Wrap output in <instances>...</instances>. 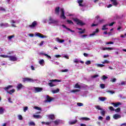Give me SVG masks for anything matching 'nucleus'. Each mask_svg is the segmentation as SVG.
Segmentation results:
<instances>
[{
    "label": "nucleus",
    "instance_id": "obj_62",
    "mask_svg": "<svg viewBox=\"0 0 126 126\" xmlns=\"http://www.w3.org/2000/svg\"><path fill=\"white\" fill-rule=\"evenodd\" d=\"M55 58H61L62 57L60 55H56L55 56Z\"/></svg>",
    "mask_w": 126,
    "mask_h": 126
},
{
    "label": "nucleus",
    "instance_id": "obj_7",
    "mask_svg": "<svg viewBox=\"0 0 126 126\" xmlns=\"http://www.w3.org/2000/svg\"><path fill=\"white\" fill-rule=\"evenodd\" d=\"M33 89L34 90L35 93H38V92H41L43 91V88L39 87H34Z\"/></svg>",
    "mask_w": 126,
    "mask_h": 126
},
{
    "label": "nucleus",
    "instance_id": "obj_31",
    "mask_svg": "<svg viewBox=\"0 0 126 126\" xmlns=\"http://www.w3.org/2000/svg\"><path fill=\"white\" fill-rule=\"evenodd\" d=\"M100 114H101V116H102L103 117H105V114H106V112L104 110L102 109L100 111Z\"/></svg>",
    "mask_w": 126,
    "mask_h": 126
},
{
    "label": "nucleus",
    "instance_id": "obj_36",
    "mask_svg": "<svg viewBox=\"0 0 126 126\" xmlns=\"http://www.w3.org/2000/svg\"><path fill=\"white\" fill-rule=\"evenodd\" d=\"M81 120H85V121H90V119L86 117H83L81 118Z\"/></svg>",
    "mask_w": 126,
    "mask_h": 126
},
{
    "label": "nucleus",
    "instance_id": "obj_4",
    "mask_svg": "<svg viewBox=\"0 0 126 126\" xmlns=\"http://www.w3.org/2000/svg\"><path fill=\"white\" fill-rule=\"evenodd\" d=\"M36 80H33V79H24L23 80V82L24 83H33V82H35Z\"/></svg>",
    "mask_w": 126,
    "mask_h": 126
},
{
    "label": "nucleus",
    "instance_id": "obj_2",
    "mask_svg": "<svg viewBox=\"0 0 126 126\" xmlns=\"http://www.w3.org/2000/svg\"><path fill=\"white\" fill-rule=\"evenodd\" d=\"M74 21L76 22L77 25H79V26H84L86 24L85 23L77 18L74 19Z\"/></svg>",
    "mask_w": 126,
    "mask_h": 126
},
{
    "label": "nucleus",
    "instance_id": "obj_41",
    "mask_svg": "<svg viewBox=\"0 0 126 126\" xmlns=\"http://www.w3.org/2000/svg\"><path fill=\"white\" fill-rule=\"evenodd\" d=\"M77 105L78 107H82V106H83V103L81 102H78L77 103Z\"/></svg>",
    "mask_w": 126,
    "mask_h": 126
},
{
    "label": "nucleus",
    "instance_id": "obj_64",
    "mask_svg": "<svg viewBox=\"0 0 126 126\" xmlns=\"http://www.w3.org/2000/svg\"><path fill=\"white\" fill-rule=\"evenodd\" d=\"M98 120L102 121L103 120V117L102 116H99L98 117Z\"/></svg>",
    "mask_w": 126,
    "mask_h": 126
},
{
    "label": "nucleus",
    "instance_id": "obj_47",
    "mask_svg": "<svg viewBox=\"0 0 126 126\" xmlns=\"http://www.w3.org/2000/svg\"><path fill=\"white\" fill-rule=\"evenodd\" d=\"M114 42L113 41H110L106 43V45H113Z\"/></svg>",
    "mask_w": 126,
    "mask_h": 126
},
{
    "label": "nucleus",
    "instance_id": "obj_52",
    "mask_svg": "<svg viewBox=\"0 0 126 126\" xmlns=\"http://www.w3.org/2000/svg\"><path fill=\"white\" fill-rule=\"evenodd\" d=\"M114 24H116V22H113L111 23L110 24H109L108 25V26H113V25H114Z\"/></svg>",
    "mask_w": 126,
    "mask_h": 126
},
{
    "label": "nucleus",
    "instance_id": "obj_49",
    "mask_svg": "<svg viewBox=\"0 0 126 126\" xmlns=\"http://www.w3.org/2000/svg\"><path fill=\"white\" fill-rule=\"evenodd\" d=\"M86 64H87V65H89V64H91V61H87L86 62Z\"/></svg>",
    "mask_w": 126,
    "mask_h": 126
},
{
    "label": "nucleus",
    "instance_id": "obj_16",
    "mask_svg": "<svg viewBox=\"0 0 126 126\" xmlns=\"http://www.w3.org/2000/svg\"><path fill=\"white\" fill-rule=\"evenodd\" d=\"M0 27H2L4 26V27H9V25L7 23H5L4 24L3 23H1L0 24Z\"/></svg>",
    "mask_w": 126,
    "mask_h": 126
},
{
    "label": "nucleus",
    "instance_id": "obj_8",
    "mask_svg": "<svg viewBox=\"0 0 126 126\" xmlns=\"http://www.w3.org/2000/svg\"><path fill=\"white\" fill-rule=\"evenodd\" d=\"M9 58L11 62H16L17 61V58L15 56H9Z\"/></svg>",
    "mask_w": 126,
    "mask_h": 126
},
{
    "label": "nucleus",
    "instance_id": "obj_5",
    "mask_svg": "<svg viewBox=\"0 0 126 126\" xmlns=\"http://www.w3.org/2000/svg\"><path fill=\"white\" fill-rule=\"evenodd\" d=\"M16 88L18 91L21 90V89H25V87L22 84H18Z\"/></svg>",
    "mask_w": 126,
    "mask_h": 126
},
{
    "label": "nucleus",
    "instance_id": "obj_39",
    "mask_svg": "<svg viewBox=\"0 0 126 126\" xmlns=\"http://www.w3.org/2000/svg\"><path fill=\"white\" fill-rule=\"evenodd\" d=\"M41 124H42V125H47L49 126V125H50L51 124V122H42Z\"/></svg>",
    "mask_w": 126,
    "mask_h": 126
},
{
    "label": "nucleus",
    "instance_id": "obj_46",
    "mask_svg": "<svg viewBox=\"0 0 126 126\" xmlns=\"http://www.w3.org/2000/svg\"><path fill=\"white\" fill-rule=\"evenodd\" d=\"M100 87L102 89H104L105 88V85L103 84H100Z\"/></svg>",
    "mask_w": 126,
    "mask_h": 126
},
{
    "label": "nucleus",
    "instance_id": "obj_45",
    "mask_svg": "<svg viewBox=\"0 0 126 126\" xmlns=\"http://www.w3.org/2000/svg\"><path fill=\"white\" fill-rule=\"evenodd\" d=\"M68 72V69H64L61 70V72Z\"/></svg>",
    "mask_w": 126,
    "mask_h": 126
},
{
    "label": "nucleus",
    "instance_id": "obj_60",
    "mask_svg": "<svg viewBox=\"0 0 126 126\" xmlns=\"http://www.w3.org/2000/svg\"><path fill=\"white\" fill-rule=\"evenodd\" d=\"M27 110H28V107L26 106L24 109V112H26V111H27Z\"/></svg>",
    "mask_w": 126,
    "mask_h": 126
},
{
    "label": "nucleus",
    "instance_id": "obj_51",
    "mask_svg": "<svg viewBox=\"0 0 126 126\" xmlns=\"http://www.w3.org/2000/svg\"><path fill=\"white\" fill-rule=\"evenodd\" d=\"M9 40H11V39H12V38H14V35H12L11 36H9L8 37Z\"/></svg>",
    "mask_w": 126,
    "mask_h": 126
},
{
    "label": "nucleus",
    "instance_id": "obj_38",
    "mask_svg": "<svg viewBox=\"0 0 126 126\" xmlns=\"http://www.w3.org/2000/svg\"><path fill=\"white\" fill-rule=\"evenodd\" d=\"M0 57H1V58H9V56L4 55H0Z\"/></svg>",
    "mask_w": 126,
    "mask_h": 126
},
{
    "label": "nucleus",
    "instance_id": "obj_13",
    "mask_svg": "<svg viewBox=\"0 0 126 126\" xmlns=\"http://www.w3.org/2000/svg\"><path fill=\"white\" fill-rule=\"evenodd\" d=\"M36 36H37V37H39V38H47V36L42 34V33H40L39 32H37L36 33Z\"/></svg>",
    "mask_w": 126,
    "mask_h": 126
},
{
    "label": "nucleus",
    "instance_id": "obj_32",
    "mask_svg": "<svg viewBox=\"0 0 126 126\" xmlns=\"http://www.w3.org/2000/svg\"><path fill=\"white\" fill-rule=\"evenodd\" d=\"M79 91H80V90L76 89V90H73L71 91L70 92L71 93H75L76 92H79Z\"/></svg>",
    "mask_w": 126,
    "mask_h": 126
},
{
    "label": "nucleus",
    "instance_id": "obj_27",
    "mask_svg": "<svg viewBox=\"0 0 126 126\" xmlns=\"http://www.w3.org/2000/svg\"><path fill=\"white\" fill-rule=\"evenodd\" d=\"M102 50L103 51H106L107 50H114V48L111 47H103Z\"/></svg>",
    "mask_w": 126,
    "mask_h": 126
},
{
    "label": "nucleus",
    "instance_id": "obj_40",
    "mask_svg": "<svg viewBox=\"0 0 126 126\" xmlns=\"http://www.w3.org/2000/svg\"><path fill=\"white\" fill-rule=\"evenodd\" d=\"M108 109L111 110L112 112L115 111V108L113 106H109Z\"/></svg>",
    "mask_w": 126,
    "mask_h": 126
},
{
    "label": "nucleus",
    "instance_id": "obj_25",
    "mask_svg": "<svg viewBox=\"0 0 126 126\" xmlns=\"http://www.w3.org/2000/svg\"><path fill=\"white\" fill-rule=\"evenodd\" d=\"M33 117L34 118V119H42V117L40 115H33Z\"/></svg>",
    "mask_w": 126,
    "mask_h": 126
},
{
    "label": "nucleus",
    "instance_id": "obj_22",
    "mask_svg": "<svg viewBox=\"0 0 126 126\" xmlns=\"http://www.w3.org/2000/svg\"><path fill=\"white\" fill-rule=\"evenodd\" d=\"M76 123H77V120H72L69 121V125H74V124H76Z\"/></svg>",
    "mask_w": 126,
    "mask_h": 126
},
{
    "label": "nucleus",
    "instance_id": "obj_11",
    "mask_svg": "<svg viewBox=\"0 0 126 126\" xmlns=\"http://www.w3.org/2000/svg\"><path fill=\"white\" fill-rule=\"evenodd\" d=\"M12 87H13V86L8 85V86L3 88V89L4 90H5V91H6L7 93V91H8V90H9L10 88H12Z\"/></svg>",
    "mask_w": 126,
    "mask_h": 126
},
{
    "label": "nucleus",
    "instance_id": "obj_1",
    "mask_svg": "<svg viewBox=\"0 0 126 126\" xmlns=\"http://www.w3.org/2000/svg\"><path fill=\"white\" fill-rule=\"evenodd\" d=\"M57 82H61V80H52L50 81L48 85L50 87H53V86H56L57 85Z\"/></svg>",
    "mask_w": 126,
    "mask_h": 126
},
{
    "label": "nucleus",
    "instance_id": "obj_21",
    "mask_svg": "<svg viewBox=\"0 0 126 126\" xmlns=\"http://www.w3.org/2000/svg\"><path fill=\"white\" fill-rule=\"evenodd\" d=\"M49 119H51V120H54L55 119V115L54 114L48 115L47 116Z\"/></svg>",
    "mask_w": 126,
    "mask_h": 126
},
{
    "label": "nucleus",
    "instance_id": "obj_29",
    "mask_svg": "<svg viewBox=\"0 0 126 126\" xmlns=\"http://www.w3.org/2000/svg\"><path fill=\"white\" fill-rule=\"evenodd\" d=\"M52 93H53V94H55L56 93H59V92H60V89H57L55 90L52 91Z\"/></svg>",
    "mask_w": 126,
    "mask_h": 126
},
{
    "label": "nucleus",
    "instance_id": "obj_56",
    "mask_svg": "<svg viewBox=\"0 0 126 126\" xmlns=\"http://www.w3.org/2000/svg\"><path fill=\"white\" fill-rule=\"evenodd\" d=\"M108 79V77H107V76L106 75L102 76V79Z\"/></svg>",
    "mask_w": 126,
    "mask_h": 126
},
{
    "label": "nucleus",
    "instance_id": "obj_44",
    "mask_svg": "<svg viewBox=\"0 0 126 126\" xmlns=\"http://www.w3.org/2000/svg\"><path fill=\"white\" fill-rule=\"evenodd\" d=\"M78 33L79 34H84V33H85V29H84L82 31L78 32Z\"/></svg>",
    "mask_w": 126,
    "mask_h": 126
},
{
    "label": "nucleus",
    "instance_id": "obj_63",
    "mask_svg": "<svg viewBox=\"0 0 126 126\" xmlns=\"http://www.w3.org/2000/svg\"><path fill=\"white\" fill-rule=\"evenodd\" d=\"M31 67L32 70H35V67H34L33 65H31Z\"/></svg>",
    "mask_w": 126,
    "mask_h": 126
},
{
    "label": "nucleus",
    "instance_id": "obj_55",
    "mask_svg": "<svg viewBox=\"0 0 126 126\" xmlns=\"http://www.w3.org/2000/svg\"><path fill=\"white\" fill-rule=\"evenodd\" d=\"M34 109H35V110H38L39 111H41V108L37 106L34 107Z\"/></svg>",
    "mask_w": 126,
    "mask_h": 126
},
{
    "label": "nucleus",
    "instance_id": "obj_19",
    "mask_svg": "<svg viewBox=\"0 0 126 126\" xmlns=\"http://www.w3.org/2000/svg\"><path fill=\"white\" fill-rule=\"evenodd\" d=\"M74 88H78V89H81V86L79 84V83H77L75 85Z\"/></svg>",
    "mask_w": 126,
    "mask_h": 126
},
{
    "label": "nucleus",
    "instance_id": "obj_33",
    "mask_svg": "<svg viewBox=\"0 0 126 126\" xmlns=\"http://www.w3.org/2000/svg\"><path fill=\"white\" fill-rule=\"evenodd\" d=\"M39 64H40L41 65H42V64H43V63H45V61H44V60L41 59L39 61Z\"/></svg>",
    "mask_w": 126,
    "mask_h": 126
},
{
    "label": "nucleus",
    "instance_id": "obj_58",
    "mask_svg": "<svg viewBox=\"0 0 126 126\" xmlns=\"http://www.w3.org/2000/svg\"><path fill=\"white\" fill-rule=\"evenodd\" d=\"M107 92L108 93H110V94H114V93H115V92L112 91H108Z\"/></svg>",
    "mask_w": 126,
    "mask_h": 126
},
{
    "label": "nucleus",
    "instance_id": "obj_59",
    "mask_svg": "<svg viewBox=\"0 0 126 126\" xmlns=\"http://www.w3.org/2000/svg\"><path fill=\"white\" fill-rule=\"evenodd\" d=\"M98 24H99L98 23L96 24H93L92 25V27H94V26H98Z\"/></svg>",
    "mask_w": 126,
    "mask_h": 126
},
{
    "label": "nucleus",
    "instance_id": "obj_28",
    "mask_svg": "<svg viewBox=\"0 0 126 126\" xmlns=\"http://www.w3.org/2000/svg\"><path fill=\"white\" fill-rule=\"evenodd\" d=\"M14 92H15V90L14 89L11 90L10 91H7V93L10 94V95L13 94V93H14Z\"/></svg>",
    "mask_w": 126,
    "mask_h": 126
},
{
    "label": "nucleus",
    "instance_id": "obj_6",
    "mask_svg": "<svg viewBox=\"0 0 126 126\" xmlns=\"http://www.w3.org/2000/svg\"><path fill=\"white\" fill-rule=\"evenodd\" d=\"M38 25V23H37V21H33L31 25H29V27L30 28H35V27Z\"/></svg>",
    "mask_w": 126,
    "mask_h": 126
},
{
    "label": "nucleus",
    "instance_id": "obj_43",
    "mask_svg": "<svg viewBox=\"0 0 126 126\" xmlns=\"http://www.w3.org/2000/svg\"><path fill=\"white\" fill-rule=\"evenodd\" d=\"M66 21L68 24H73V22L71 20H67Z\"/></svg>",
    "mask_w": 126,
    "mask_h": 126
},
{
    "label": "nucleus",
    "instance_id": "obj_30",
    "mask_svg": "<svg viewBox=\"0 0 126 126\" xmlns=\"http://www.w3.org/2000/svg\"><path fill=\"white\" fill-rule=\"evenodd\" d=\"M54 123L55 125H56L57 126V125H59V124H60V123H61V120H57L55 121H54Z\"/></svg>",
    "mask_w": 126,
    "mask_h": 126
},
{
    "label": "nucleus",
    "instance_id": "obj_34",
    "mask_svg": "<svg viewBox=\"0 0 126 126\" xmlns=\"http://www.w3.org/2000/svg\"><path fill=\"white\" fill-rule=\"evenodd\" d=\"M95 108L96 109H97V110H99L100 111H101L102 110H103V109H102L101 108V106H99V105H96L95 106Z\"/></svg>",
    "mask_w": 126,
    "mask_h": 126
},
{
    "label": "nucleus",
    "instance_id": "obj_14",
    "mask_svg": "<svg viewBox=\"0 0 126 126\" xmlns=\"http://www.w3.org/2000/svg\"><path fill=\"white\" fill-rule=\"evenodd\" d=\"M111 105H113L114 107H115V108H116L117 107H119L120 105H122V103L120 102L117 103H111Z\"/></svg>",
    "mask_w": 126,
    "mask_h": 126
},
{
    "label": "nucleus",
    "instance_id": "obj_26",
    "mask_svg": "<svg viewBox=\"0 0 126 126\" xmlns=\"http://www.w3.org/2000/svg\"><path fill=\"white\" fill-rule=\"evenodd\" d=\"M4 109L2 107H0V115H3L4 113Z\"/></svg>",
    "mask_w": 126,
    "mask_h": 126
},
{
    "label": "nucleus",
    "instance_id": "obj_20",
    "mask_svg": "<svg viewBox=\"0 0 126 126\" xmlns=\"http://www.w3.org/2000/svg\"><path fill=\"white\" fill-rule=\"evenodd\" d=\"M98 99H99L100 101H101V102H104V101H106L107 100V97H99Z\"/></svg>",
    "mask_w": 126,
    "mask_h": 126
},
{
    "label": "nucleus",
    "instance_id": "obj_37",
    "mask_svg": "<svg viewBox=\"0 0 126 126\" xmlns=\"http://www.w3.org/2000/svg\"><path fill=\"white\" fill-rule=\"evenodd\" d=\"M116 113H120L121 112V108L119 107L114 110Z\"/></svg>",
    "mask_w": 126,
    "mask_h": 126
},
{
    "label": "nucleus",
    "instance_id": "obj_9",
    "mask_svg": "<svg viewBox=\"0 0 126 126\" xmlns=\"http://www.w3.org/2000/svg\"><path fill=\"white\" fill-rule=\"evenodd\" d=\"M49 21H50V23L53 24L58 23V21L54 20L51 16L49 17Z\"/></svg>",
    "mask_w": 126,
    "mask_h": 126
},
{
    "label": "nucleus",
    "instance_id": "obj_50",
    "mask_svg": "<svg viewBox=\"0 0 126 126\" xmlns=\"http://www.w3.org/2000/svg\"><path fill=\"white\" fill-rule=\"evenodd\" d=\"M98 76H99L98 74L94 75L92 76V78H96V77H98Z\"/></svg>",
    "mask_w": 126,
    "mask_h": 126
},
{
    "label": "nucleus",
    "instance_id": "obj_15",
    "mask_svg": "<svg viewBox=\"0 0 126 126\" xmlns=\"http://www.w3.org/2000/svg\"><path fill=\"white\" fill-rule=\"evenodd\" d=\"M110 1L112 2V4L115 6H117V5L118 4L117 0H110Z\"/></svg>",
    "mask_w": 126,
    "mask_h": 126
},
{
    "label": "nucleus",
    "instance_id": "obj_53",
    "mask_svg": "<svg viewBox=\"0 0 126 126\" xmlns=\"http://www.w3.org/2000/svg\"><path fill=\"white\" fill-rule=\"evenodd\" d=\"M30 126H35V123H34L33 122H31L30 123Z\"/></svg>",
    "mask_w": 126,
    "mask_h": 126
},
{
    "label": "nucleus",
    "instance_id": "obj_3",
    "mask_svg": "<svg viewBox=\"0 0 126 126\" xmlns=\"http://www.w3.org/2000/svg\"><path fill=\"white\" fill-rule=\"evenodd\" d=\"M61 14L60 15L61 18L63 20L66 19V17H65V15H64V9L63 8H61Z\"/></svg>",
    "mask_w": 126,
    "mask_h": 126
},
{
    "label": "nucleus",
    "instance_id": "obj_18",
    "mask_svg": "<svg viewBox=\"0 0 126 126\" xmlns=\"http://www.w3.org/2000/svg\"><path fill=\"white\" fill-rule=\"evenodd\" d=\"M98 32H99V29H96L95 30V31L93 33L90 34V36H94L96 35V33H98Z\"/></svg>",
    "mask_w": 126,
    "mask_h": 126
},
{
    "label": "nucleus",
    "instance_id": "obj_17",
    "mask_svg": "<svg viewBox=\"0 0 126 126\" xmlns=\"http://www.w3.org/2000/svg\"><path fill=\"white\" fill-rule=\"evenodd\" d=\"M56 41L58 42V43H63V42H64V39H61L60 38L57 37L56 38Z\"/></svg>",
    "mask_w": 126,
    "mask_h": 126
},
{
    "label": "nucleus",
    "instance_id": "obj_24",
    "mask_svg": "<svg viewBox=\"0 0 126 126\" xmlns=\"http://www.w3.org/2000/svg\"><path fill=\"white\" fill-rule=\"evenodd\" d=\"M107 26H109V25L105 24V25H103L101 29V30H102V31L107 30L108 29V28H106V27H107Z\"/></svg>",
    "mask_w": 126,
    "mask_h": 126
},
{
    "label": "nucleus",
    "instance_id": "obj_12",
    "mask_svg": "<svg viewBox=\"0 0 126 126\" xmlns=\"http://www.w3.org/2000/svg\"><path fill=\"white\" fill-rule=\"evenodd\" d=\"M60 7H56L55 9V13L56 15H59L60 14Z\"/></svg>",
    "mask_w": 126,
    "mask_h": 126
},
{
    "label": "nucleus",
    "instance_id": "obj_61",
    "mask_svg": "<svg viewBox=\"0 0 126 126\" xmlns=\"http://www.w3.org/2000/svg\"><path fill=\"white\" fill-rule=\"evenodd\" d=\"M82 2H83V0H79L78 1V3L80 4V3H82Z\"/></svg>",
    "mask_w": 126,
    "mask_h": 126
},
{
    "label": "nucleus",
    "instance_id": "obj_54",
    "mask_svg": "<svg viewBox=\"0 0 126 126\" xmlns=\"http://www.w3.org/2000/svg\"><path fill=\"white\" fill-rule=\"evenodd\" d=\"M8 101L9 103H13V102L11 100V98H10V97H9L8 98Z\"/></svg>",
    "mask_w": 126,
    "mask_h": 126
},
{
    "label": "nucleus",
    "instance_id": "obj_23",
    "mask_svg": "<svg viewBox=\"0 0 126 126\" xmlns=\"http://www.w3.org/2000/svg\"><path fill=\"white\" fill-rule=\"evenodd\" d=\"M46 98L47 100H45V102H51L53 100V99H52L51 97L49 96V95H47Z\"/></svg>",
    "mask_w": 126,
    "mask_h": 126
},
{
    "label": "nucleus",
    "instance_id": "obj_10",
    "mask_svg": "<svg viewBox=\"0 0 126 126\" xmlns=\"http://www.w3.org/2000/svg\"><path fill=\"white\" fill-rule=\"evenodd\" d=\"M113 118L114 120H118V119H121L122 116L120 114H116L113 115Z\"/></svg>",
    "mask_w": 126,
    "mask_h": 126
},
{
    "label": "nucleus",
    "instance_id": "obj_48",
    "mask_svg": "<svg viewBox=\"0 0 126 126\" xmlns=\"http://www.w3.org/2000/svg\"><path fill=\"white\" fill-rule=\"evenodd\" d=\"M18 119L19 120H20L21 121H22L23 120V118H22V116H21V115H18Z\"/></svg>",
    "mask_w": 126,
    "mask_h": 126
},
{
    "label": "nucleus",
    "instance_id": "obj_42",
    "mask_svg": "<svg viewBox=\"0 0 126 126\" xmlns=\"http://www.w3.org/2000/svg\"><path fill=\"white\" fill-rule=\"evenodd\" d=\"M104 21H105V20L104 19H101V20H99V21H98V24H101L102 23H104Z\"/></svg>",
    "mask_w": 126,
    "mask_h": 126
},
{
    "label": "nucleus",
    "instance_id": "obj_57",
    "mask_svg": "<svg viewBox=\"0 0 126 126\" xmlns=\"http://www.w3.org/2000/svg\"><path fill=\"white\" fill-rule=\"evenodd\" d=\"M44 56H45V57H47V58H48L49 59H52V57H51V56L48 55V54H44Z\"/></svg>",
    "mask_w": 126,
    "mask_h": 126
},
{
    "label": "nucleus",
    "instance_id": "obj_35",
    "mask_svg": "<svg viewBox=\"0 0 126 126\" xmlns=\"http://www.w3.org/2000/svg\"><path fill=\"white\" fill-rule=\"evenodd\" d=\"M96 65L97 66V67H103L105 66V65L103 64H96Z\"/></svg>",
    "mask_w": 126,
    "mask_h": 126
}]
</instances>
